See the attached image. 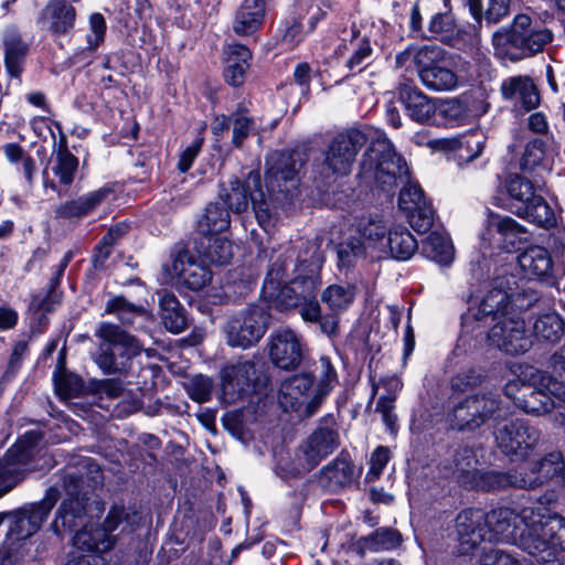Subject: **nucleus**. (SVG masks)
<instances>
[{"instance_id": "29", "label": "nucleus", "mask_w": 565, "mask_h": 565, "mask_svg": "<svg viewBox=\"0 0 565 565\" xmlns=\"http://www.w3.org/2000/svg\"><path fill=\"white\" fill-rule=\"evenodd\" d=\"M565 320L555 311L533 316L532 335L542 343L555 344L564 335Z\"/></svg>"}, {"instance_id": "49", "label": "nucleus", "mask_w": 565, "mask_h": 565, "mask_svg": "<svg viewBox=\"0 0 565 565\" xmlns=\"http://www.w3.org/2000/svg\"><path fill=\"white\" fill-rule=\"evenodd\" d=\"M488 226L490 231L497 232L503 239H509L512 246L514 239L525 233L524 227L510 216L491 215Z\"/></svg>"}, {"instance_id": "6", "label": "nucleus", "mask_w": 565, "mask_h": 565, "mask_svg": "<svg viewBox=\"0 0 565 565\" xmlns=\"http://www.w3.org/2000/svg\"><path fill=\"white\" fill-rule=\"evenodd\" d=\"M526 385L516 398V406L533 416H543L554 407V398L565 403V386L548 373L529 366L524 370Z\"/></svg>"}, {"instance_id": "40", "label": "nucleus", "mask_w": 565, "mask_h": 565, "mask_svg": "<svg viewBox=\"0 0 565 565\" xmlns=\"http://www.w3.org/2000/svg\"><path fill=\"white\" fill-rule=\"evenodd\" d=\"M77 167L78 159L68 151L65 136L62 135L60 147L52 167V171L58 179L60 184L65 186L70 185L75 178Z\"/></svg>"}, {"instance_id": "7", "label": "nucleus", "mask_w": 565, "mask_h": 565, "mask_svg": "<svg viewBox=\"0 0 565 565\" xmlns=\"http://www.w3.org/2000/svg\"><path fill=\"white\" fill-rule=\"evenodd\" d=\"M370 138L371 146L362 160L363 172L383 186L395 185L396 179L407 172L405 161L395 152L385 132L374 130Z\"/></svg>"}, {"instance_id": "57", "label": "nucleus", "mask_w": 565, "mask_h": 565, "mask_svg": "<svg viewBox=\"0 0 565 565\" xmlns=\"http://www.w3.org/2000/svg\"><path fill=\"white\" fill-rule=\"evenodd\" d=\"M55 391L63 399L78 396L83 391L82 380L74 374H62L55 380Z\"/></svg>"}, {"instance_id": "9", "label": "nucleus", "mask_w": 565, "mask_h": 565, "mask_svg": "<svg viewBox=\"0 0 565 565\" xmlns=\"http://www.w3.org/2000/svg\"><path fill=\"white\" fill-rule=\"evenodd\" d=\"M501 401L493 393L469 395L454 405L448 414L450 427L458 431H473L489 420L502 416Z\"/></svg>"}, {"instance_id": "25", "label": "nucleus", "mask_w": 565, "mask_h": 565, "mask_svg": "<svg viewBox=\"0 0 565 565\" xmlns=\"http://www.w3.org/2000/svg\"><path fill=\"white\" fill-rule=\"evenodd\" d=\"M265 0H244L235 11L232 29L239 36L252 35L257 32L265 20Z\"/></svg>"}, {"instance_id": "11", "label": "nucleus", "mask_w": 565, "mask_h": 565, "mask_svg": "<svg viewBox=\"0 0 565 565\" xmlns=\"http://www.w3.org/2000/svg\"><path fill=\"white\" fill-rule=\"evenodd\" d=\"M41 439L40 433L26 431L0 459V498L20 482L28 470L35 468L30 462Z\"/></svg>"}, {"instance_id": "36", "label": "nucleus", "mask_w": 565, "mask_h": 565, "mask_svg": "<svg viewBox=\"0 0 565 565\" xmlns=\"http://www.w3.org/2000/svg\"><path fill=\"white\" fill-rule=\"evenodd\" d=\"M465 63L456 65H434L426 63V88L445 92L451 90L457 86V72L463 67Z\"/></svg>"}, {"instance_id": "51", "label": "nucleus", "mask_w": 565, "mask_h": 565, "mask_svg": "<svg viewBox=\"0 0 565 565\" xmlns=\"http://www.w3.org/2000/svg\"><path fill=\"white\" fill-rule=\"evenodd\" d=\"M365 252V246L360 238L351 237L341 243L337 247L338 265L342 268L352 267L356 259L362 257Z\"/></svg>"}, {"instance_id": "31", "label": "nucleus", "mask_w": 565, "mask_h": 565, "mask_svg": "<svg viewBox=\"0 0 565 565\" xmlns=\"http://www.w3.org/2000/svg\"><path fill=\"white\" fill-rule=\"evenodd\" d=\"M196 252L204 263L226 265L233 257V245L223 235L206 236L196 242Z\"/></svg>"}, {"instance_id": "4", "label": "nucleus", "mask_w": 565, "mask_h": 565, "mask_svg": "<svg viewBox=\"0 0 565 565\" xmlns=\"http://www.w3.org/2000/svg\"><path fill=\"white\" fill-rule=\"evenodd\" d=\"M554 23L548 11L516 14L507 34L494 36L495 51L513 62L541 53L554 40Z\"/></svg>"}, {"instance_id": "63", "label": "nucleus", "mask_w": 565, "mask_h": 565, "mask_svg": "<svg viewBox=\"0 0 565 565\" xmlns=\"http://www.w3.org/2000/svg\"><path fill=\"white\" fill-rule=\"evenodd\" d=\"M285 276V266L282 263L275 262L268 270L264 281L263 291L265 295L274 296L275 291L281 286Z\"/></svg>"}, {"instance_id": "27", "label": "nucleus", "mask_w": 565, "mask_h": 565, "mask_svg": "<svg viewBox=\"0 0 565 565\" xmlns=\"http://www.w3.org/2000/svg\"><path fill=\"white\" fill-rule=\"evenodd\" d=\"M518 262L523 273L530 278L543 280L553 276L552 256L542 246H529L518 256Z\"/></svg>"}, {"instance_id": "16", "label": "nucleus", "mask_w": 565, "mask_h": 565, "mask_svg": "<svg viewBox=\"0 0 565 565\" xmlns=\"http://www.w3.org/2000/svg\"><path fill=\"white\" fill-rule=\"evenodd\" d=\"M487 337L492 345L510 355L525 353L532 347L525 321L516 316L500 319L491 327Z\"/></svg>"}, {"instance_id": "1", "label": "nucleus", "mask_w": 565, "mask_h": 565, "mask_svg": "<svg viewBox=\"0 0 565 565\" xmlns=\"http://www.w3.org/2000/svg\"><path fill=\"white\" fill-rule=\"evenodd\" d=\"M488 542L519 545L539 563L557 565L565 551V519L545 507L524 508L520 513L500 508L486 513Z\"/></svg>"}, {"instance_id": "42", "label": "nucleus", "mask_w": 565, "mask_h": 565, "mask_svg": "<svg viewBox=\"0 0 565 565\" xmlns=\"http://www.w3.org/2000/svg\"><path fill=\"white\" fill-rule=\"evenodd\" d=\"M462 105L456 99L440 100L426 97V124H435V116L439 115L447 120H456L463 115Z\"/></svg>"}, {"instance_id": "46", "label": "nucleus", "mask_w": 565, "mask_h": 565, "mask_svg": "<svg viewBox=\"0 0 565 565\" xmlns=\"http://www.w3.org/2000/svg\"><path fill=\"white\" fill-rule=\"evenodd\" d=\"M232 145L241 148L248 136L255 130V121L246 110L232 113Z\"/></svg>"}, {"instance_id": "61", "label": "nucleus", "mask_w": 565, "mask_h": 565, "mask_svg": "<svg viewBox=\"0 0 565 565\" xmlns=\"http://www.w3.org/2000/svg\"><path fill=\"white\" fill-rule=\"evenodd\" d=\"M358 231L362 237L370 242V244H375L384 238L386 234V225L382 220L370 218L366 222H360Z\"/></svg>"}, {"instance_id": "32", "label": "nucleus", "mask_w": 565, "mask_h": 565, "mask_svg": "<svg viewBox=\"0 0 565 565\" xmlns=\"http://www.w3.org/2000/svg\"><path fill=\"white\" fill-rule=\"evenodd\" d=\"M315 285L309 278L295 279L290 284L280 286L274 296L266 295L268 299L274 300L278 307L288 309L296 307L313 295Z\"/></svg>"}, {"instance_id": "14", "label": "nucleus", "mask_w": 565, "mask_h": 565, "mask_svg": "<svg viewBox=\"0 0 565 565\" xmlns=\"http://www.w3.org/2000/svg\"><path fill=\"white\" fill-rule=\"evenodd\" d=\"M324 399L318 394L310 372L297 373L286 379L279 388V403L285 411L299 416H312Z\"/></svg>"}, {"instance_id": "12", "label": "nucleus", "mask_w": 565, "mask_h": 565, "mask_svg": "<svg viewBox=\"0 0 565 565\" xmlns=\"http://www.w3.org/2000/svg\"><path fill=\"white\" fill-rule=\"evenodd\" d=\"M58 499L60 491L52 487L39 503L28 504L12 513H1L3 519H11L7 541L26 545L25 540L40 530Z\"/></svg>"}, {"instance_id": "60", "label": "nucleus", "mask_w": 565, "mask_h": 565, "mask_svg": "<svg viewBox=\"0 0 565 565\" xmlns=\"http://www.w3.org/2000/svg\"><path fill=\"white\" fill-rule=\"evenodd\" d=\"M25 552V544H15L6 540L0 546V565H20Z\"/></svg>"}, {"instance_id": "50", "label": "nucleus", "mask_w": 565, "mask_h": 565, "mask_svg": "<svg viewBox=\"0 0 565 565\" xmlns=\"http://www.w3.org/2000/svg\"><path fill=\"white\" fill-rule=\"evenodd\" d=\"M6 66L11 76L18 77L22 71V63L26 54V45L19 39L6 40Z\"/></svg>"}, {"instance_id": "53", "label": "nucleus", "mask_w": 565, "mask_h": 565, "mask_svg": "<svg viewBox=\"0 0 565 565\" xmlns=\"http://www.w3.org/2000/svg\"><path fill=\"white\" fill-rule=\"evenodd\" d=\"M546 156V145L541 138L529 141L521 157L520 166L524 171L533 170L542 163Z\"/></svg>"}, {"instance_id": "26", "label": "nucleus", "mask_w": 565, "mask_h": 565, "mask_svg": "<svg viewBox=\"0 0 565 565\" xmlns=\"http://www.w3.org/2000/svg\"><path fill=\"white\" fill-rule=\"evenodd\" d=\"M339 446L338 434L329 428H320L310 435L303 446L306 470L315 468L323 458L332 454Z\"/></svg>"}, {"instance_id": "5", "label": "nucleus", "mask_w": 565, "mask_h": 565, "mask_svg": "<svg viewBox=\"0 0 565 565\" xmlns=\"http://www.w3.org/2000/svg\"><path fill=\"white\" fill-rule=\"evenodd\" d=\"M95 337L100 343L92 358L105 374L126 373L132 360L143 350L135 335L110 322H100L95 330Z\"/></svg>"}, {"instance_id": "38", "label": "nucleus", "mask_w": 565, "mask_h": 565, "mask_svg": "<svg viewBox=\"0 0 565 565\" xmlns=\"http://www.w3.org/2000/svg\"><path fill=\"white\" fill-rule=\"evenodd\" d=\"M313 384L318 390V394L324 399L338 385L339 376L337 369L329 356H320L312 364Z\"/></svg>"}, {"instance_id": "45", "label": "nucleus", "mask_w": 565, "mask_h": 565, "mask_svg": "<svg viewBox=\"0 0 565 565\" xmlns=\"http://www.w3.org/2000/svg\"><path fill=\"white\" fill-rule=\"evenodd\" d=\"M401 99L407 115L416 122H424V95L417 88L405 84L401 88Z\"/></svg>"}, {"instance_id": "58", "label": "nucleus", "mask_w": 565, "mask_h": 565, "mask_svg": "<svg viewBox=\"0 0 565 565\" xmlns=\"http://www.w3.org/2000/svg\"><path fill=\"white\" fill-rule=\"evenodd\" d=\"M390 459L391 451L387 447H376L370 457V468L365 476L366 481H374L379 479Z\"/></svg>"}, {"instance_id": "30", "label": "nucleus", "mask_w": 565, "mask_h": 565, "mask_svg": "<svg viewBox=\"0 0 565 565\" xmlns=\"http://www.w3.org/2000/svg\"><path fill=\"white\" fill-rule=\"evenodd\" d=\"M105 312L115 315L122 324H137L138 329L145 328V322L151 320V313L142 306L129 302L122 296L111 298L105 307Z\"/></svg>"}, {"instance_id": "15", "label": "nucleus", "mask_w": 565, "mask_h": 565, "mask_svg": "<svg viewBox=\"0 0 565 565\" xmlns=\"http://www.w3.org/2000/svg\"><path fill=\"white\" fill-rule=\"evenodd\" d=\"M365 142V135L358 129H350L338 135L326 151L320 171L321 177L329 180L348 174L358 152Z\"/></svg>"}, {"instance_id": "20", "label": "nucleus", "mask_w": 565, "mask_h": 565, "mask_svg": "<svg viewBox=\"0 0 565 565\" xmlns=\"http://www.w3.org/2000/svg\"><path fill=\"white\" fill-rule=\"evenodd\" d=\"M76 11L67 0H50L38 15L41 30L60 36L67 34L75 24Z\"/></svg>"}, {"instance_id": "24", "label": "nucleus", "mask_w": 565, "mask_h": 565, "mask_svg": "<svg viewBox=\"0 0 565 565\" xmlns=\"http://www.w3.org/2000/svg\"><path fill=\"white\" fill-rule=\"evenodd\" d=\"M172 271L179 281L193 290L203 288L212 278L204 262L194 260L186 253L179 254L172 263Z\"/></svg>"}, {"instance_id": "18", "label": "nucleus", "mask_w": 565, "mask_h": 565, "mask_svg": "<svg viewBox=\"0 0 565 565\" xmlns=\"http://www.w3.org/2000/svg\"><path fill=\"white\" fill-rule=\"evenodd\" d=\"M486 512L480 509H466L456 518L458 553L472 554L478 546L488 541L484 525Z\"/></svg>"}, {"instance_id": "59", "label": "nucleus", "mask_w": 565, "mask_h": 565, "mask_svg": "<svg viewBox=\"0 0 565 565\" xmlns=\"http://www.w3.org/2000/svg\"><path fill=\"white\" fill-rule=\"evenodd\" d=\"M188 393L198 403L206 402L212 393L211 379L204 375L193 377L188 384Z\"/></svg>"}, {"instance_id": "37", "label": "nucleus", "mask_w": 565, "mask_h": 565, "mask_svg": "<svg viewBox=\"0 0 565 565\" xmlns=\"http://www.w3.org/2000/svg\"><path fill=\"white\" fill-rule=\"evenodd\" d=\"M74 545L85 552H106L114 546L105 530L99 526H84L74 535Z\"/></svg>"}, {"instance_id": "28", "label": "nucleus", "mask_w": 565, "mask_h": 565, "mask_svg": "<svg viewBox=\"0 0 565 565\" xmlns=\"http://www.w3.org/2000/svg\"><path fill=\"white\" fill-rule=\"evenodd\" d=\"M355 476L354 465L348 455L340 454L320 472V482L330 491L350 486Z\"/></svg>"}, {"instance_id": "41", "label": "nucleus", "mask_w": 565, "mask_h": 565, "mask_svg": "<svg viewBox=\"0 0 565 565\" xmlns=\"http://www.w3.org/2000/svg\"><path fill=\"white\" fill-rule=\"evenodd\" d=\"M388 246L394 258L406 260L417 249V242L405 228H396L388 232Z\"/></svg>"}, {"instance_id": "13", "label": "nucleus", "mask_w": 565, "mask_h": 565, "mask_svg": "<svg viewBox=\"0 0 565 565\" xmlns=\"http://www.w3.org/2000/svg\"><path fill=\"white\" fill-rule=\"evenodd\" d=\"M269 315L262 306H249L231 316L225 326L226 341L231 347L247 349L265 334Z\"/></svg>"}, {"instance_id": "48", "label": "nucleus", "mask_w": 565, "mask_h": 565, "mask_svg": "<svg viewBox=\"0 0 565 565\" xmlns=\"http://www.w3.org/2000/svg\"><path fill=\"white\" fill-rule=\"evenodd\" d=\"M359 31L352 29L351 44L354 46L353 54L347 62V67L353 73H360L365 65V61L372 54L370 41L366 38L358 39Z\"/></svg>"}, {"instance_id": "35", "label": "nucleus", "mask_w": 565, "mask_h": 565, "mask_svg": "<svg viewBox=\"0 0 565 565\" xmlns=\"http://www.w3.org/2000/svg\"><path fill=\"white\" fill-rule=\"evenodd\" d=\"M356 297V287L352 284H332L323 289L321 301L332 312L348 310Z\"/></svg>"}, {"instance_id": "22", "label": "nucleus", "mask_w": 565, "mask_h": 565, "mask_svg": "<svg viewBox=\"0 0 565 565\" xmlns=\"http://www.w3.org/2000/svg\"><path fill=\"white\" fill-rule=\"evenodd\" d=\"M256 375L255 364L249 361L237 362L222 370V388L224 396L230 402L241 398Z\"/></svg>"}, {"instance_id": "44", "label": "nucleus", "mask_w": 565, "mask_h": 565, "mask_svg": "<svg viewBox=\"0 0 565 565\" xmlns=\"http://www.w3.org/2000/svg\"><path fill=\"white\" fill-rule=\"evenodd\" d=\"M401 542V535L390 529H380L373 534L360 541L362 550L383 551L396 547Z\"/></svg>"}, {"instance_id": "17", "label": "nucleus", "mask_w": 565, "mask_h": 565, "mask_svg": "<svg viewBox=\"0 0 565 565\" xmlns=\"http://www.w3.org/2000/svg\"><path fill=\"white\" fill-rule=\"evenodd\" d=\"M306 349L303 337L289 328H280L269 337V358L281 370L297 369Z\"/></svg>"}, {"instance_id": "8", "label": "nucleus", "mask_w": 565, "mask_h": 565, "mask_svg": "<svg viewBox=\"0 0 565 565\" xmlns=\"http://www.w3.org/2000/svg\"><path fill=\"white\" fill-rule=\"evenodd\" d=\"M504 186L514 214L544 228L556 224L553 210L544 198L535 194L532 181L520 174H510Z\"/></svg>"}, {"instance_id": "23", "label": "nucleus", "mask_w": 565, "mask_h": 565, "mask_svg": "<svg viewBox=\"0 0 565 565\" xmlns=\"http://www.w3.org/2000/svg\"><path fill=\"white\" fill-rule=\"evenodd\" d=\"M500 93L505 100L531 110L539 106L540 95L533 79L527 75L510 76L501 82Z\"/></svg>"}, {"instance_id": "34", "label": "nucleus", "mask_w": 565, "mask_h": 565, "mask_svg": "<svg viewBox=\"0 0 565 565\" xmlns=\"http://www.w3.org/2000/svg\"><path fill=\"white\" fill-rule=\"evenodd\" d=\"M230 222L228 211L218 203H211L198 223V231L201 237L221 236L228 228Z\"/></svg>"}, {"instance_id": "54", "label": "nucleus", "mask_w": 565, "mask_h": 565, "mask_svg": "<svg viewBox=\"0 0 565 565\" xmlns=\"http://www.w3.org/2000/svg\"><path fill=\"white\" fill-rule=\"evenodd\" d=\"M486 375L481 369L469 367L458 372L451 379V388L455 392H465L480 385Z\"/></svg>"}, {"instance_id": "62", "label": "nucleus", "mask_w": 565, "mask_h": 565, "mask_svg": "<svg viewBox=\"0 0 565 565\" xmlns=\"http://www.w3.org/2000/svg\"><path fill=\"white\" fill-rule=\"evenodd\" d=\"M426 63L429 67L434 65H456L461 64V58L448 54L437 45H426Z\"/></svg>"}, {"instance_id": "64", "label": "nucleus", "mask_w": 565, "mask_h": 565, "mask_svg": "<svg viewBox=\"0 0 565 565\" xmlns=\"http://www.w3.org/2000/svg\"><path fill=\"white\" fill-rule=\"evenodd\" d=\"M480 565H521L519 561L513 558L509 553L498 548L486 551L480 558Z\"/></svg>"}, {"instance_id": "55", "label": "nucleus", "mask_w": 565, "mask_h": 565, "mask_svg": "<svg viewBox=\"0 0 565 565\" xmlns=\"http://www.w3.org/2000/svg\"><path fill=\"white\" fill-rule=\"evenodd\" d=\"M428 29L440 41H448L452 36L456 29L455 19L451 12L448 10L446 12L436 13L433 15Z\"/></svg>"}, {"instance_id": "33", "label": "nucleus", "mask_w": 565, "mask_h": 565, "mask_svg": "<svg viewBox=\"0 0 565 565\" xmlns=\"http://www.w3.org/2000/svg\"><path fill=\"white\" fill-rule=\"evenodd\" d=\"M398 206L414 228L420 226L424 220V193L420 185L406 183L399 192Z\"/></svg>"}, {"instance_id": "2", "label": "nucleus", "mask_w": 565, "mask_h": 565, "mask_svg": "<svg viewBox=\"0 0 565 565\" xmlns=\"http://www.w3.org/2000/svg\"><path fill=\"white\" fill-rule=\"evenodd\" d=\"M265 181L269 195L260 185V177L249 173L245 183L234 178L227 188L220 191V198L235 213L244 212L250 202L258 224L268 231L273 223L271 200H291L297 194L298 167L292 156L275 152L266 161Z\"/></svg>"}, {"instance_id": "21", "label": "nucleus", "mask_w": 565, "mask_h": 565, "mask_svg": "<svg viewBox=\"0 0 565 565\" xmlns=\"http://www.w3.org/2000/svg\"><path fill=\"white\" fill-rule=\"evenodd\" d=\"M509 303V294L501 288H493L482 298L473 315L462 317L463 329L468 331L472 321L480 322L484 320V324H487L509 317L510 315L507 311Z\"/></svg>"}, {"instance_id": "43", "label": "nucleus", "mask_w": 565, "mask_h": 565, "mask_svg": "<svg viewBox=\"0 0 565 565\" xmlns=\"http://www.w3.org/2000/svg\"><path fill=\"white\" fill-rule=\"evenodd\" d=\"M136 516V513L126 510L124 507H113L109 510L103 525L99 527L105 530L106 534H108V537L115 542L113 532L119 527H121V532L132 531Z\"/></svg>"}, {"instance_id": "47", "label": "nucleus", "mask_w": 565, "mask_h": 565, "mask_svg": "<svg viewBox=\"0 0 565 565\" xmlns=\"http://www.w3.org/2000/svg\"><path fill=\"white\" fill-rule=\"evenodd\" d=\"M423 47L409 45L405 51L396 55V65L409 74H416L424 81Z\"/></svg>"}, {"instance_id": "52", "label": "nucleus", "mask_w": 565, "mask_h": 565, "mask_svg": "<svg viewBox=\"0 0 565 565\" xmlns=\"http://www.w3.org/2000/svg\"><path fill=\"white\" fill-rule=\"evenodd\" d=\"M64 487L70 495V499L64 500L57 510V516L65 518L66 514H72L73 516H77L76 514L81 510V502L78 500L79 493V479L75 476H67L64 480Z\"/></svg>"}, {"instance_id": "10", "label": "nucleus", "mask_w": 565, "mask_h": 565, "mask_svg": "<svg viewBox=\"0 0 565 565\" xmlns=\"http://www.w3.org/2000/svg\"><path fill=\"white\" fill-rule=\"evenodd\" d=\"M492 434L504 455L521 460L527 458L541 440L540 429L524 418L498 419Z\"/></svg>"}, {"instance_id": "39", "label": "nucleus", "mask_w": 565, "mask_h": 565, "mask_svg": "<svg viewBox=\"0 0 565 565\" xmlns=\"http://www.w3.org/2000/svg\"><path fill=\"white\" fill-rule=\"evenodd\" d=\"M161 318L167 330L172 333H180L186 327V318L175 296L171 292H163L160 296Z\"/></svg>"}, {"instance_id": "19", "label": "nucleus", "mask_w": 565, "mask_h": 565, "mask_svg": "<svg viewBox=\"0 0 565 565\" xmlns=\"http://www.w3.org/2000/svg\"><path fill=\"white\" fill-rule=\"evenodd\" d=\"M426 232H429L426 237V257H429L439 266H449L455 259L452 241L443 224L439 223L438 217L435 216V211L427 201Z\"/></svg>"}, {"instance_id": "56", "label": "nucleus", "mask_w": 565, "mask_h": 565, "mask_svg": "<svg viewBox=\"0 0 565 565\" xmlns=\"http://www.w3.org/2000/svg\"><path fill=\"white\" fill-rule=\"evenodd\" d=\"M394 401L393 395H382L376 403V412L381 414L383 423L392 435H395L398 429Z\"/></svg>"}, {"instance_id": "3", "label": "nucleus", "mask_w": 565, "mask_h": 565, "mask_svg": "<svg viewBox=\"0 0 565 565\" xmlns=\"http://www.w3.org/2000/svg\"><path fill=\"white\" fill-rule=\"evenodd\" d=\"M477 456L472 448L460 447L456 450L454 462L456 463V478L458 482L468 489L482 491L498 490L509 486L522 489H535L550 480L557 483L563 481L565 469L563 456L554 451L546 455L530 473L505 475L497 471H483L477 469Z\"/></svg>"}]
</instances>
